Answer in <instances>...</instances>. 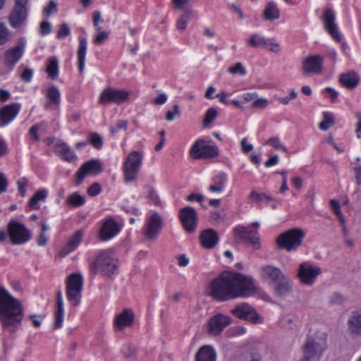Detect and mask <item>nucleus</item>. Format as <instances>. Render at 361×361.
I'll return each instance as SVG.
<instances>
[{
    "label": "nucleus",
    "mask_w": 361,
    "mask_h": 361,
    "mask_svg": "<svg viewBox=\"0 0 361 361\" xmlns=\"http://www.w3.org/2000/svg\"><path fill=\"white\" fill-rule=\"evenodd\" d=\"M255 291L253 281L240 273L223 272L209 285V295L219 301L247 297Z\"/></svg>",
    "instance_id": "f257e3e1"
},
{
    "label": "nucleus",
    "mask_w": 361,
    "mask_h": 361,
    "mask_svg": "<svg viewBox=\"0 0 361 361\" xmlns=\"http://www.w3.org/2000/svg\"><path fill=\"white\" fill-rule=\"evenodd\" d=\"M23 316L21 302L12 296L4 286H0V322L3 328L15 333Z\"/></svg>",
    "instance_id": "f03ea898"
},
{
    "label": "nucleus",
    "mask_w": 361,
    "mask_h": 361,
    "mask_svg": "<svg viewBox=\"0 0 361 361\" xmlns=\"http://www.w3.org/2000/svg\"><path fill=\"white\" fill-rule=\"evenodd\" d=\"M326 337L327 334L323 331L308 335L302 348L300 361H319L326 348Z\"/></svg>",
    "instance_id": "7ed1b4c3"
},
{
    "label": "nucleus",
    "mask_w": 361,
    "mask_h": 361,
    "mask_svg": "<svg viewBox=\"0 0 361 361\" xmlns=\"http://www.w3.org/2000/svg\"><path fill=\"white\" fill-rule=\"evenodd\" d=\"M90 268L93 274L100 272L104 276L111 278L118 274V261L110 251L103 250L90 262Z\"/></svg>",
    "instance_id": "20e7f679"
},
{
    "label": "nucleus",
    "mask_w": 361,
    "mask_h": 361,
    "mask_svg": "<svg viewBox=\"0 0 361 361\" xmlns=\"http://www.w3.org/2000/svg\"><path fill=\"white\" fill-rule=\"evenodd\" d=\"M305 233L301 228H294L280 234L276 238L279 249L288 252L296 250L302 244Z\"/></svg>",
    "instance_id": "39448f33"
},
{
    "label": "nucleus",
    "mask_w": 361,
    "mask_h": 361,
    "mask_svg": "<svg viewBox=\"0 0 361 361\" xmlns=\"http://www.w3.org/2000/svg\"><path fill=\"white\" fill-rule=\"evenodd\" d=\"M142 163V155L139 151L131 152L123 164L124 180L130 182L137 178Z\"/></svg>",
    "instance_id": "423d86ee"
},
{
    "label": "nucleus",
    "mask_w": 361,
    "mask_h": 361,
    "mask_svg": "<svg viewBox=\"0 0 361 361\" xmlns=\"http://www.w3.org/2000/svg\"><path fill=\"white\" fill-rule=\"evenodd\" d=\"M7 233L13 245H21L31 238V232L25 226L16 220H11L7 225Z\"/></svg>",
    "instance_id": "0eeeda50"
},
{
    "label": "nucleus",
    "mask_w": 361,
    "mask_h": 361,
    "mask_svg": "<svg viewBox=\"0 0 361 361\" xmlns=\"http://www.w3.org/2000/svg\"><path fill=\"white\" fill-rule=\"evenodd\" d=\"M164 226V220L158 212H154L146 220L142 234L147 241H155Z\"/></svg>",
    "instance_id": "6e6552de"
},
{
    "label": "nucleus",
    "mask_w": 361,
    "mask_h": 361,
    "mask_svg": "<svg viewBox=\"0 0 361 361\" xmlns=\"http://www.w3.org/2000/svg\"><path fill=\"white\" fill-rule=\"evenodd\" d=\"M83 279L80 274H72L68 279L66 294L68 300L74 307L80 302Z\"/></svg>",
    "instance_id": "1a4fd4ad"
},
{
    "label": "nucleus",
    "mask_w": 361,
    "mask_h": 361,
    "mask_svg": "<svg viewBox=\"0 0 361 361\" xmlns=\"http://www.w3.org/2000/svg\"><path fill=\"white\" fill-rule=\"evenodd\" d=\"M321 274L322 269L319 266L305 262L299 264L297 277L302 284L311 286Z\"/></svg>",
    "instance_id": "9d476101"
},
{
    "label": "nucleus",
    "mask_w": 361,
    "mask_h": 361,
    "mask_svg": "<svg viewBox=\"0 0 361 361\" xmlns=\"http://www.w3.org/2000/svg\"><path fill=\"white\" fill-rule=\"evenodd\" d=\"M129 92L123 90L107 87L102 92L98 102L100 104H106L109 103L121 104L129 99Z\"/></svg>",
    "instance_id": "9b49d317"
},
{
    "label": "nucleus",
    "mask_w": 361,
    "mask_h": 361,
    "mask_svg": "<svg viewBox=\"0 0 361 361\" xmlns=\"http://www.w3.org/2000/svg\"><path fill=\"white\" fill-rule=\"evenodd\" d=\"M178 217L186 232L192 233L196 231L197 213L193 207L187 206L181 208L178 212Z\"/></svg>",
    "instance_id": "f8f14e48"
},
{
    "label": "nucleus",
    "mask_w": 361,
    "mask_h": 361,
    "mask_svg": "<svg viewBox=\"0 0 361 361\" xmlns=\"http://www.w3.org/2000/svg\"><path fill=\"white\" fill-rule=\"evenodd\" d=\"M190 154L194 159L214 158L219 154V149L216 146L206 145L203 140H197L192 146Z\"/></svg>",
    "instance_id": "ddd939ff"
},
{
    "label": "nucleus",
    "mask_w": 361,
    "mask_h": 361,
    "mask_svg": "<svg viewBox=\"0 0 361 361\" xmlns=\"http://www.w3.org/2000/svg\"><path fill=\"white\" fill-rule=\"evenodd\" d=\"M233 316L240 319L247 320L254 324L261 323L262 319L257 313L255 310L248 303L243 302L235 306L231 310Z\"/></svg>",
    "instance_id": "4468645a"
},
{
    "label": "nucleus",
    "mask_w": 361,
    "mask_h": 361,
    "mask_svg": "<svg viewBox=\"0 0 361 361\" xmlns=\"http://www.w3.org/2000/svg\"><path fill=\"white\" fill-rule=\"evenodd\" d=\"M324 58L320 55H311L302 62L301 71L305 75H319L323 72Z\"/></svg>",
    "instance_id": "2eb2a0df"
},
{
    "label": "nucleus",
    "mask_w": 361,
    "mask_h": 361,
    "mask_svg": "<svg viewBox=\"0 0 361 361\" xmlns=\"http://www.w3.org/2000/svg\"><path fill=\"white\" fill-rule=\"evenodd\" d=\"M103 171L102 163L97 159H91L84 163L75 173V184L82 183L87 174L97 175Z\"/></svg>",
    "instance_id": "dca6fc26"
},
{
    "label": "nucleus",
    "mask_w": 361,
    "mask_h": 361,
    "mask_svg": "<svg viewBox=\"0 0 361 361\" xmlns=\"http://www.w3.org/2000/svg\"><path fill=\"white\" fill-rule=\"evenodd\" d=\"M25 39L20 37L18 39L16 46L8 49L4 54V64L11 68L21 59L25 47Z\"/></svg>",
    "instance_id": "f3484780"
},
{
    "label": "nucleus",
    "mask_w": 361,
    "mask_h": 361,
    "mask_svg": "<svg viewBox=\"0 0 361 361\" xmlns=\"http://www.w3.org/2000/svg\"><path fill=\"white\" fill-rule=\"evenodd\" d=\"M231 321L232 319L229 316L218 313L209 320L208 332L213 336H218L231 324Z\"/></svg>",
    "instance_id": "a211bd4d"
},
{
    "label": "nucleus",
    "mask_w": 361,
    "mask_h": 361,
    "mask_svg": "<svg viewBox=\"0 0 361 361\" xmlns=\"http://www.w3.org/2000/svg\"><path fill=\"white\" fill-rule=\"evenodd\" d=\"M236 237L250 243L255 249L260 248L259 236L257 230H251L248 227L238 226L233 229Z\"/></svg>",
    "instance_id": "6ab92c4d"
},
{
    "label": "nucleus",
    "mask_w": 361,
    "mask_h": 361,
    "mask_svg": "<svg viewBox=\"0 0 361 361\" xmlns=\"http://www.w3.org/2000/svg\"><path fill=\"white\" fill-rule=\"evenodd\" d=\"M335 20L336 17L333 10L331 8H327L324 11L323 17L324 27L332 38L339 42L341 41V35L338 30Z\"/></svg>",
    "instance_id": "aec40b11"
},
{
    "label": "nucleus",
    "mask_w": 361,
    "mask_h": 361,
    "mask_svg": "<svg viewBox=\"0 0 361 361\" xmlns=\"http://www.w3.org/2000/svg\"><path fill=\"white\" fill-rule=\"evenodd\" d=\"M20 104L13 103L8 104L0 109V127L4 126L13 120L18 115Z\"/></svg>",
    "instance_id": "412c9836"
},
{
    "label": "nucleus",
    "mask_w": 361,
    "mask_h": 361,
    "mask_svg": "<svg viewBox=\"0 0 361 361\" xmlns=\"http://www.w3.org/2000/svg\"><path fill=\"white\" fill-rule=\"evenodd\" d=\"M348 330L353 338L361 336V309L353 311L348 319Z\"/></svg>",
    "instance_id": "4be33fe9"
},
{
    "label": "nucleus",
    "mask_w": 361,
    "mask_h": 361,
    "mask_svg": "<svg viewBox=\"0 0 361 361\" xmlns=\"http://www.w3.org/2000/svg\"><path fill=\"white\" fill-rule=\"evenodd\" d=\"M219 240V236L218 233L212 228H207L202 231L200 235L201 245L206 249L214 247L218 243Z\"/></svg>",
    "instance_id": "5701e85b"
},
{
    "label": "nucleus",
    "mask_w": 361,
    "mask_h": 361,
    "mask_svg": "<svg viewBox=\"0 0 361 361\" xmlns=\"http://www.w3.org/2000/svg\"><path fill=\"white\" fill-rule=\"evenodd\" d=\"M261 276L264 279L274 283L284 276L285 274L280 268L274 265L267 264L261 267Z\"/></svg>",
    "instance_id": "b1692460"
},
{
    "label": "nucleus",
    "mask_w": 361,
    "mask_h": 361,
    "mask_svg": "<svg viewBox=\"0 0 361 361\" xmlns=\"http://www.w3.org/2000/svg\"><path fill=\"white\" fill-rule=\"evenodd\" d=\"M119 231L118 224L113 219H108L102 226L99 238L102 240H108L114 237Z\"/></svg>",
    "instance_id": "393cba45"
},
{
    "label": "nucleus",
    "mask_w": 361,
    "mask_h": 361,
    "mask_svg": "<svg viewBox=\"0 0 361 361\" xmlns=\"http://www.w3.org/2000/svg\"><path fill=\"white\" fill-rule=\"evenodd\" d=\"M27 5L16 4L14 9L10 16L9 22L12 27H18L27 18Z\"/></svg>",
    "instance_id": "a878e982"
},
{
    "label": "nucleus",
    "mask_w": 361,
    "mask_h": 361,
    "mask_svg": "<svg viewBox=\"0 0 361 361\" xmlns=\"http://www.w3.org/2000/svg\"><path fill=\"white\" fill-rule=\"evenodd\" d=\"M134 320V313L130 309H124L114 319V325L118 330L132 325Z\"/></svg>",
    "instance_id": "bb28decb"
},
{
    "label": "nucleus",
    "mask_w": 361,
    "mask_h": 361,
    "mask_svg": "<svg viewBox=\"0 0 361 361\" xmlns=\"http://www.w3.org/2000/svg\"><path fill=\"white\" fill-rule=\"evenodd\" d=\"M274 284V294L280 298L286 297L292 291L293 283L286 275Z\"/></svg>",
    "instance_id": "cd10ccee"
},
{
    "label": "nucleus",
    "mask_w": 361,
    "mask_h": 361,
    "mask_svg": "<svg viewBox=\"0 0 361 361\" xmlns=\"http://www.w3.org/2000/svg\"><path fill=\"white\" fill-rule=\"evenodd\" d=\"M45 94L48 99L45 108L47 109L58 108L61 102L59 89L55 85H51L47 90Z\"/></svg>",
    "instance_id": "c85d7f7f"
},
{
    "label": "nucleus",
    "mask_w": 361,
    "mask_h": 361,
    "mask_svg": "<svg viewBox=\"0 0 361 361\" xmlns=\"http://www.w3.org/2000/svg\"><path fill=\"white\" fill-rule=\"evenodd\" d=\"M82 238V232L78 231L70 238L68 243L64 245L59 252V255L61 257H65L70 252L73 251L80 244Z\"/></svg>",
    "instance_id": "c756f323"
},
{
    "label": "nucleus",
    "mask_w": 361,
    "mask_h": 361,
    "mask_svg": "<svg viewBox=\"0 0 361 361\" xmlns=\"http://www.w3.org/2000/svg\"><path fill=\"white\" fill-rule=\"evenodd\" d=\"M339 82L343 87L349 90H353L357 86L360 77L355 72L350 71L342 73L340 75Z\"/></svg>",
    "instance_id": "7c9ffc66"
},
{
    "label": "nucleus",
    "mask_w": 361,
    "mask_h": 361,
    "mask_svg": "<svg viewBox=\"0 0 361 361\" xmlns=\"http://www.w3.org/2000/svg\"><path fill=\"white\" fill-rule=\"evenodd\" d=\"M195 361H216V353L211 345H203L197 352Z\"/></svg>",
    "instance_id": "2f4dec72"
},
{
    "label": "nucleus",
    "mask_w": 361,
    "mask_h": 361,
    "mask_svg": "<svg viewBox=\"0 0 361 361\" xmlns=\"http://www.w3.org/2000/svg\"><path fill=\"white\" fill-rule=\"evenodd\" d=\"M55 151L67 161L71 162L76 159V155L74 151L65 142L56 143L55 145Z\"/></svg>",
    "instance_id": "473e14b6"
},
{
    "label": "nucleus",
    "mask_w": 361,
    "mask_h": 361,
    "mask_svg": "<svg viewBox=\"0 0 361 361\" xmlns=\"http://www.w3.org/2000/svg\"><path fill=\"white\" fill-rule=\"evenodd\" d=\"M262 18L267 21H274L280 18V11L274 2L270 1L267 4L262 13Z\"/></svg>",
    "instance_id": "72a5a7b5"
},
{
    "label": "nucleus",
    "mask_w": 361,
    "mask_h": 361,
    "mask_svg": "<svg viewBox=\"0 0 361 361\" xmlns=\"http://www.w3.org/2000/svg\"><path fill=\"white\" fill-rule=\"evenodd\" d=\"M79 47L78 49V69L80 73H82L85 68V56L87 42L85 37H79Z\"/></svg>",
    "instance_id": "f704fd0d"
},
{
    "label": "nucleus",
    "mask_w": 361,
    "mask_h": 361,
    "mask_svg": "<svg viewBox=\"0 0 361 361\" xmlns=\"http://www.w3.org/2000/svg\"><path fill=\"white\" fill-rule=\"evenodd\" d=\"M46 72L48 74V77L51 80L57 78L59 75V60L56 56H51L48 59Z\"/></svg>",
    "instance_id": "c9c22d12"
},
{
    "label": "nucleus",
    "mask_w": 361,
    "mask_h": 361,
    "mask_svg": "<svg viewBox=\"0 0 361 361\" xmlns=\"http://www.w3.org/2000/svg\"><path fill=\"white\" fill-rule=\"evenodd\" d=\"M47 196V191L45 189H41L37 190L32 198L28 202V206L31 209H39V205L38 202L39 201H44Z\"/></svg>",
    "instance_id": "e433bc0d"
},
{
    "label": "nucleus",
    "mask_w": 361,
    "mask_h": 361,
    "mask_svg": "<svg viewBox=\"0 0 361 361\" xmlns=\"http://www.w3.org/2000/svg\"><path fill=\"white\" fill-rule=\"evenodd\" d=\"M66 203L70 206L78 207L83 205L85 203V198L84 196L75 192L67 197L66 200Z\"/></svg>",
    "instance_id": "4c0bfd02"
},
{
    "label": "nucleus",
    "mask_w": 361,
    "mask_h": 361,
    "mask_svg": "<svg viewBox=\"0 0 361 361\" xmlns=\"http://www.w3.org/2000/svg\"><path fill=\"white\" fill-rule=\"evenodd\" d=\"M269 41L270 39H265L257 34H253L248 39V44L252 47L257 48L262 45L266 46Z\"/></svg>",
    "instance_id": "58836bf2"
},
{
    "label": "nucleus",
    "mask_w": 361,
    "mask_h": 361,
    "mask_svg": "<svg viewBox=\"0 0 361 361\" xmlns=\"http://www.w3.org/2000/svg\"><path fill=\"white\" fill-rule=\"evenodd\" d=\"M64 316L63 307H56L54 312V322L53 324L54 329H58L62 327Z\"/></svg>",
    "instance_id": "ea45409f"
},
{
    "label": "nucleus",
    "mask_w": 361,
    "mask_h": 361,
    "mask_svg": "<svg viewBox=\"0 0 361 361\" xmlns=\"http://www.w3.org/2000/svg\"><path fill=\"white\" fill-rule=\"evenodd\" d=\"M334 124V116L329 113L323 114V121L319 123V128L322 130H327L330 126Z\"/></svg>",
    "instance_id": "a19ab883"
},
{
    "label": "nucleus",
    "mask_w": 361,
    "mask_h": 361,
    "mask_svg": "<svg viewBox=\"0 0 361 361\" xmlns=\"http://www.w3.org/2000/svg\"><path fill=\"white\" fill-rule=\"evenodd\" d=\"M144 188L147 189L148 195L147 198L155 205L160 206L161 201L158 194L157 193L154 188L151 185H145Z\"/></svg>",
    "instance_id": "79ce46f5"
},
{
    "label": "nucleus",
    "mask_w": 361,
    "mask_h": 361,
    "mask_svg": "<svg viewBox=\"0 0 361 361\" xmlns=\"http://www.w3.org/2000/svg\"><path fill=\"white\" fill-rule=\"evenodd\" d=\"M217 110L214 107L209 108L205 114L203 121V125L204 126H208L210 123L213 122V121L217 117Z\"/></svg>",
    "instance_id": "37998d69"
},
{
    "label": "nucleus",
    "mask_w": 361,
    "mask_h": 361,
    "mask_svg": "<svg viewBox=\"0 0 361 361\" xmlns=\"http://www.w3.org/2000/svg\"><path fill=\"white\" fill-rule=\"evenodd\" d=\"M191 17V11L186 10L184 13H183L180 18V19L177 22V28L180 30H184L188 24V20Z\"/></svg>",
    "instance_id": "c03bdc74"
},
{
    "label": "nucleus",
    "mask_w": 361,
    "mask_h": 361,
    "mask_svg": "<svg viewBox=\"0 0 361 361\" xmlns=\"http://www.w3.org/2000/svg\"><path fill=\"white\" fill-rule=\"evenodd\" d=\"M90 142L96 149H101L103 146V139L100 135L97 133H91L90 135Z\"/></svg>",
    "instance_id": "a18cd8bd"
},
{
    "label": "nucleus",
    "mask_w": 361,
    "mask_h": 361,
    "mask_svg": "<svg viewBox=\"0 0 361 361\" xmlns=\"http://www.w3.org/2000/svg\"><path fill=\"white\" fill-rule=\"evenodd\" d=\"M345 300L344 295L338 292H334L329 296V303L332 305H341L344 303Z\"/></svg>",
    "instance_id": "49530a36"
},
{
    "label": "nucleus",
    "mask_w": 361,
    "mask_h": 361,
    "mask_svg": "<svg viewBox=\"0 0 361 361\" xmlns=\"http://www.w3.org/2000/svg\"><path fill=\"white\" fill-rule=\"evenodd\" d=\"M228 72L232 75L238 74L240 75H245L247 73L245 68L240 62L236 63L234 66L229 67Z\"/></svg>",
    "instance_id": "de8ad7c7"
},
{
    "label": "nucleus",
    "mask_w": 361,
    "mask_h": 361,
    "mask_svg": "<svg viewBox=\"0 0 361 361\" xmlns=\"http://www.w3.org/2000/svg\"><path fill=\"white\" fill-rule=\"evenodd\" d=\"M96 31L97 33L94 36L93 43L95 44H102L105 40L108 39L109 32L106 31H104L102 29Z\"/></svg>",
    "instance_id": "09e8293b"
},
{
    "label": "nucleus",
    "mask_w": 361,
    "mask_h": 361,
    "mask_svg": "<svg viewBox=\"0 0 361 361\" xmlns=\"http://www.w3.org/2000/svg\"><path fill=\"white\" fill-rule=\"evenodd\" d=\"M11 38L10 33L6 27L0 23V45L6 44Z\"/></svg>",
    "instance_id": "8fccbe9b"
},
{
    "label": "nucleus",
    "mask_w": 361,
    "mask_h": 361,
    "mask_svg": "<svg viewBox=\"0 0 361 361\" xmlns=\"http://www.w3.org/2000/svg\"><path fill=\"white\" fill-rule=\"evenodd\" d=\"M226 180L227 175L224 172H220L219 173L216 174L213 178L214 185L218 187H221L222 189L224 188V184L226 182Z\"/></svg>",
    "instance_id": "3c124183"
},
{
    "label": "nucleus",
    "mask_w": 361,
    "mask_h": 361,
    "mask_svg": "<svg viewBox=\"0 0 361 361\" xmlns=\"http://www.w3.org/2000/svg\"><path fill=\"white\" fill-rule=\"evenodd\" d=\"M28 183V180L26 178H22L17 181L18 191L22 197L26 195V187Z\"/></svg>",
    "instance_id": "603ef678"
},
{
    "label": "nucleus",
    "mask_w": 361,
    "mask_h": 361,
    "mask_svg": "<svg viewBox=\"0 0 361 361\" xmlns=\"http://www.w3.org/2000/svg\"><path fill=\"white\" fill-rule=\"evenodd\" d=\"M71 34V30L66 23H62L60 25V28L57 32L58 38H63L69 36Z\"/></svg>",
    "instance_id": "864d4df0"
},
{
    "label": "nucleus",
    "mask_w": 361,
    "mask_h": 361,
    "mask_svg": "<svg viewBox=\"0 0 361 361\" xmlns=\"http://www.w3.org/2000/svg\"><path fill=\"white\" fill-rule=\"evenodd\" d=\"M101 191V185L98 183H94L88 188L87 192L90 196L94 197L99 195Z\"/></svg>",
    "instance_id": "5fc2aeb1"
},
{
    "label": "nucleus",
    "mask_w": 361,
    "mask_h": 361,
    "mask_svg": "<svg viewBox=\"0 0 361 361\" xmlns=\"http://www.w3.org/2000/svg\"><path fill=\"white\" fill-rule=\"evenodd\" d=\"M267 144L270 145L273 148L277 149H283V151H286V147H283L280 142V140L278 137H274L269 138Z\"/></svg>",
    "instance_id": "6e6d98bb"
},
{
    "label": "nucleus",
    "mask_w": 361,
    "mask_h": 361,
    "mask_svg": "<svg viewBox=\"0 0 361 361\" xmlns=\"http://www.w3.org/2000/svg\"><path fill=\"white\" fill-rule=\"evenodd\" d=\"M173 111H168L166 114V119L169 121H171L173 120L175 116H179L180 115V111L179 106L178 104H175L173 106Z\"/></svg>",
    "instance_id": "4d7b16f0"
},
{
    "label": "nucleus",
    "mask_w": 361,
    "mask_h": 361,
    "mask_svg": "<svg viewBox=\"0 0 361 361\" xmlns=\"http://www.w3.org/2000/svg\"><path fill=\"white\" fill-rule=\"evenodd\" d=\"M265 197V193L264 192H258L255 190L251 191L249 195V199L252 201L259 202L264 200Z\"/></svg>",
    "instance_id": "13d9d810"
},
{
    "label": "nucleus",
    "mask_w": 361,
    "mask_h": 361,
    "mask_svg": "<svg viewBox=\"0 0 361 361\" xmlns=\"http://www.w3.org/2000/svg\"><path fill=\"white\" fill-rule=\"evenodd\" d=\"M33 71L30 68H25L20 75V78L25 82H30L32 80Z\"/></svg>",
    "instance_id": "bf43d9fd"
},
{
    "label": "nucleus",
    "mask_w": 361,
    "mask_h": 361,
    "mask_svg": "<svg viewBox=\"0 0 361 361\" xmlns=\"http://www.w3.org/2000/svg\"><path fill=\"white\" fill-rule=\"evenodd\" d=\"M269 104V101L266 99H264V98H259V99H255L252 104V106L253 108H257V109H264Z\"/></svg>",
    "instance_id": "052dcab7"
},
{
    "label": "nucleus",
    "mask_w": 361,
    "mask_h": 361,
    "mask_svg": "<svg viewBox=\"0 0 361 361\" xmlns=\"http://www.w3.org/2000/svg\"><path fill=\"white\" fill-rule=\"evenodd\" d=\"M40 33L42 36L49 34L51 31V25L47 21H43L40 24Z\"/></svg>",
    "instance_id": "680f3d73"
},
{
    "label": "nucleus",
    "mask_w": 361,
    "mask_h": 361,
    "mask_svg": "<svg viewBox=\"0 0 361 361\" xmlns=\"http://www.w3.org/2000/svg\"><path fill=\"white\" fill-rule=\"evenodd\" d=\"M92 18H93V25H94L96 30H101V27L99 25V23L102 22L100 12L99 11H94L92 13Z\"/></svg>",
    "instance_id": "e2e57ef3"
},
{
    "label": "nucleus",
    "mask_w": 361,
    "mask_h": 361,
    "mask_svg": "<svg viewBox=\"0 0 361 361\" xmlns=\"http://www.w3.org/2000/svg\"><path fill=\"white\" fill-rule=\"evenodd\" d=\"M56 11H57V4L54 1L51 0L49 2L47 7L45 8L44 13L47 16H49L51 13L56 12Z\"/></svg>",
    "instance_id": "0e129e2a"
},
{
    "label": "nucleus",
    "mask_w": 361,
    "mask_h": 361,
    "mask_svg": "<svg viewBox=\"0 0 361 361\" xmlns=\"http://www.w3.org/2000/svg\"><path fill=\"white\" fill-rule=\"evenodd\" d=\"M242 151L247 154L253 149V145L247 143V137L243 138L240 142Z\"/></svg>",
    "instance_id": "69168bd1"
},
{
    "label": "nucleus",
    "mask_w": 361,
    "mask_h": 361,
    "mask_svg": "<svg viewBox=\"0 0 361 361\" xmlns=\"http://www.w3.org/2000/svg\"><path fill=\"white\" fill-rule=\"evenodd\" d=\"M135 353V348L131 344H128L123 349V353L126 357H131Z\"/></svg>",
    "instance_id": "338daca9"
},
{
    "label": "nucleus",
    "mask_w": 361,
    "mask_h": 361,
    "mask_svg": "<svg viewBox=\"0 0 361 361\" xmlns=\"http://www.w3.org/2000/svg\"><path fill=\"white\" fill-rule=\"evenodd\" d=\"M167 100V96L164 93L159 94L158 96L153 99V103L155 105H161Z\"/></svg>",
    "instance_id": "774afa93"
}]
</instances>
